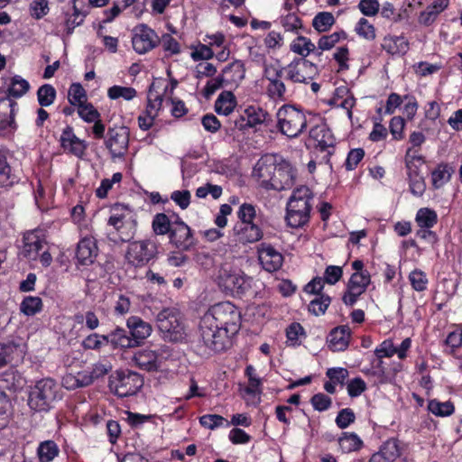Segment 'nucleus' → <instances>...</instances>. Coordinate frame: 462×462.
Listing matches in <instances>:
<instances>
[{
    "label": "nucleus",
    "instance_id": "nucleus-63",
    "mask_svg": "<svg viewBox=\"0 0 462 462\" xmlns=\"http://www.w3.org/2000/svg\"><path fill=\"white\" fill-rule=\"evenodd\" d=\"M355 31L360 37L369 41L374 40L376 36L374 26L364 17L359 19L356 25Z\"/></svg>",
    "mask_w": 462,
    "mask_h": 462
},
{
    "label": "nucleus",
    "instance_id": "nucleus-60",
    "mask_svg": "<svg viewBox=\"0 0 462 462\" xmlns=\"http://www.w3.org/2000/svg\"><path fill=\"white\" fill-rule=\"evenodd\" d=\"M78 115L86 123H92L101 117L98 110L89 102L78 107Z\"/></svg>",
    "mask_w": 462,
    "mask_h": 462
},
{
    "label": "nucleus",
    "instance_id": "nucleus-4",
    "mask_svg": "<svg viewBox=\"0 0 462 462\" xmlns=\"http://www.w3.org/2000/svg\"><path fill=\"white\" fill-rule=\"evenodd\" d=\"M62 399V390L52 378H42L31 387L28 404L35 411H49Z\"/></svg>",
    "mask_w": 462,
    "mask_h": 462
},
{
    "label": "nucleus",
    "instance_id": "nucleus-50",
    "mask_svg": "<svg viewBox=\"0 0 462 462\" xmlns=\"http://www.w3.org/2000/svg\"><path fill=\"white\" fill-rule=\"evenodd\" d=\"M336 19L329 12H319L312 19V26L318 32H325L334 25Z\"/></svg>",
    "mask_w": 462,
    "mask_h": 462
},
{
    "label": "nucleus",
    "instance_id": "nucleus-37",
    "mask_svg": "<svg viewBox=\"0 0 462 462\" xmlns=\"http://www.w3.org/2000/svg\"><path fill=\"white\" fill-rule=\"evenodd\" d=\"M30 89V83L19 75H14L10 78L7 88L5 91L9 98H20L24 96Z\"/></svg>",
    "mask_w": 462,
    "mask_h": 462
},
{
    "label": "nucleus",
    "instance_id": "nucleus-2",
    "mask_svg": "<svg viewBox=\"0 0 462 462\" xmlns=\"http://www.w3.org/2000/svg\"><path fill=\"white\" fill-rule=\"evenodd\" d=\"M314 194L312 190L301 185L293 189L286 208V222L292 228H300L310 222Z\"/></svg>",
    "mask_w": 462,
    "mask_h": 462
},
{
    "label": "nucleus",
    "instance_id": "nucleus-27",
    "mask_svg": "<svg viewBox=\"0 0 462 462\" xmlns=\"http://www.w3.org/2000/svg\"><path fill=\"white\" fill-rule=\"evenodd\" d=\"M221 75L226 86H238L245 76L244 62L240 60H234L223 69Z\"/></svg>",
    "mask_w": 462,
    "mask_h": 462
},
{
    "label": "nucleus",
    "instance_id": "nucleus-61",
    "mask_svg": "<svg viewBox=\"0 0 462 462\" xmlns=\"http://www.w3.org/2000/svg\"><path fill=\"white\" fill-rule=\"evenodd\" d=\"M123 175L121 172L113 174L112 179H104L101 180L100 186L96 189V196L98 199H105L107 197L108 191L112 189L115 183H119L122 180Z\"/></svg>",
    "mask_w": 462,
    "mask_h": 462
},
{
    "label": "nucleus",
    "instance_id": "nucleus-53",
    "mask_svg": "<svg viewBox=\"0 0 462 462\" xmlns=\"http://www.w3.org/2000/svg\"><path fill=\"white\" fill-rule=\"evenodd\" d=\"M136 96L137 91L135 88L132 87H123L115 85L110 87L107 90V97L112 100H116L122 97L125 100L130 101L134 99Z\"/></svg>",
    "mask_w": 462,
    "mask_h": 462
},
{
    "label": "nucleus",
    "instance_id": "nucleus-33",
    "mask_svg": "<svg viewBox=\"0 0 462 462\" xmlns=\"http://www.w3.org/2000/svg\"><path fill=\"white\" fill-rule=\"evenodd\" d=\"M107 345L110 344L114 349L116 348H134V346L130 337L129 332L122 328H116L109 334L106 335Z\"/></svg>",
    "mask_w": 462,
    "mask_h": 462
},
{
    "label": "nucleus",
    "instance_id": "nucleus-47",
    "mask_svg": "<svg viewBox=\"0 0 462 462\" xmlns=\"http://www.w3.org/2000/svg\"><path fill=\"white\" fill-rule=\"evenodd\" d=\"M42 308V300L38 296H26L20 304V311L28 317L41 312Z\"/></svg>",
    "mask_w": 462,
    "mask_h": 462
},
{
    "label": "nucleus",
    "instance_id": "nucleus-13",
    "mask_svg": "<svg viewBox=\"0 0 462 462\" xmlns=\"http://www.w3.org/2000/svg\"><path fill=\"white\" fill-rule=\"evenodd\" d=\"M129 128L124 125L109 127L105 140V146L112 159L123 158L129 148Z\"/></svg>",
    "mask_w": 462,
    "mask_h": 462
},
{
    "label": "nucleus",
    "instance_id": "nucleus-1",
    "mask_svg": "<svg viewBox=\"0 0 462 462\" xmlns=\"http://www.w3.org/2000/svg\"><path fill=\"white\" fill-rule=\"evenodd\" d=\"M241 312L230 301L209 307L199 321V337L194 345L195 353L204 358L226 351L230 339L241 328Z\"/></svg>",
    "mask_w": 462,
    "mask_h": 462
},
{
    "label": "nucleus",
    "instance_id": "nucleus-54",
    "mask_svg": "<svg viewBox=\"0 0 462 462\" xmlns=\"http://www.w3.org/2000/svg\"><path fill=\"white\" fill-rule=\"evenodd\" d=\"M406 119L401 116H393L389 122V132L392 134V140L402 141L405 137L404 130Z\"/></svg>",
    "mask_w": 462,
    "mask_h": 462
},
{
    "label": "nucleus",
    "instance_id": "nucleus-25",
    "mask_svg": "<svg viewBox=\"0 0 462 462\" xmlns=\"http://www.w3.org/2000/svg\"><path fill=\"white\" fill-rule=\"evenodd\" d=\"M97 251L96 239L93 236H85L78 243L76 258L79 264L89 265L94 263Z\"/></svg>",
    "mask_w": 462,
    "mask_h": 462
},
{
    "label": "nucleus",
    "instance_id": "nucleus-12",
    "mask_svg": "<svg viewBox=\"0 0 462 462\" xmlns=\"http://www.w3.org/2000/svg\"><path fill=\"white\" fill-rule=\"evenodd\" d=\"M157 245L150 239L134 241L129 244L125 259L134 267H143L157 255Z\"/></svg>",
    "mask_w": 462,
    "mask_h": 462
},
{
    "label": "nucleus",
    "instance_id": "nucleus-56",
    "mask_svg": "<svg viewBox=\"0 0 462 462\" xmlns=\"http://www.w3.org/2000/svg\"><path fill=\"white\" fill-rule=\"evenodd\" d=\"M365 291V289L346 283L341 300L346 307H353Z\"/></svg>",
    "mask_w": 462,
    "mask_h": 462
},
{
    "label": "nucleus",
    "instance_id": "nucleus-32",
    "mask_svg": "<svg viewBox=\"0 0 462 462\" xmlns=\"http://www.w3.org/2000/svg\"><path fill=\"white\" fill-rule=\"evenodd\" d=\"M23 378L14 369H8L0 374V392H16L23 387Z\"/></svg>",
    "mask_w": 462,
    "mask_h": 462
},
{
    "label": "nucleus",
    "instance_id": "nucleus-42",
    "mask_svg": "<svg viewBox=\"0 0 462 462\" xmlns=\"http://www.w3.org/2000/svg\"><path fill=\"white\" fill-rule=\"evenodd\" d=\"M245 375L248 379V385L245 392L248 395L261 394L263 392V380L257 376L256 370L252 365H247L245 369Z\"/></svg>",
    "mask_w": 462,
    "mask_h": 462
},
{
    "label": "nucleus",
    "instance_id": "nucleus-30",
    "mask_svg": "<svg viewBox=\"0 0 462 462\" xmlns=\"http://www.w3.org/2000/svg\"><path fill=\"white\" fill-rule=\"evenodd\" d=\"M454 171V168L448 162L439 163L431 171V185L433 189H440L448 183Z\"/></svg>",
    "mask_w": 462,
    "mask_h": 462
},
{
    "label": "nucleus",
    "instance_id": "nucleus-8",
    "mask_svg": "<svg viewBox=\"0 0 462 462\" xmlns=\"http://www.w3.org/2000/svg\"><path fill=\"white\" fill-rule=\"evenodd\" d=\"M143 385V377L136 372L119 370L109 378V387L120 397L135 394Z\"/></svg>",
    "mask_w": 462,
    "mask_h": 462
},
{
    "label": "nucleus",
    "instance_id": "nucleus-36",
    "mask_svg": "<svg viewBox=\"0 0 462 462\" xmlns=\"http://www.w3.org/2000/svg\"><path fill=\"white\" fill-rule=\"evenodd\" d=\"M60 452L58 444L51 439L41 441L36 450L39 462H52Z\"/></svg>",
    "mask_w": 462,
    "mask_h": 462
},
{
    "label": "nucleus",
    "instance_id": "nucleus-11",
    "mask_svg": "<svg viewBox=\"0 0 462 462\" xmlns=\"http://www.w3.org/2000/svg\"><path fill=\"white\" fill-rule=\"evenodd\" d=\"M285 79L291 83L309 84L319 74L318 66L303 58H295L285 66Z\"/></svg>",
    "mask_w": 462,
    "mask_h": 462
},
{
    "label": "nucleus",
    "instance_id": "nucleus-41",
    "mask_svg": "<svg viewBox=\"0 0 462 462\" xmlns=\"http://www.w3.org/2000/svg\"><path fill=\"white\" fill-rule=\"evenodd\" d=\"M290 50L300 56V58L306 59L311 51H315V44L310 38L298 34L290 44Z\"/></svg>",
    "mask_w": 462,
    "mask_h": 462
},
{
    "label": "nucleus",
    "instance_id": "nucleus-46",
    "mask_svg": "<svg viewBox=\"0 0 462 462\" xmlns=\"http://www.w3.org/2000/svg\"><path fill=\"white\" fill-rule=\"evenodd\" d=\"M280 23L285 32H291L295 34H300V31L309 32L304 30L301 18L296 13H288L286 15L280 17Z\"/></svg>",
    "mask_w": 462,
    "mask_h": 462
},
{
    "label": "nucleus",
    "instance_id": "nucleus-22",
    "mask_svg": "<svg viewBox=\"0 0 462 462\" xmlns=\"http://www.w3.org/2000/svg\"><path fill=\"white\" fill-rule=\"evenodd\" d=\"M232 230L236 241L243 245L258 242L263 236L261 223L235 224Z\"/></svg>",
    "mask_w": 462,
    "mask_h": 462
},
{
    "label": "nucleus",
    "instance_id": "nucleus-21",
    "mask_svg": "<svg viewBox=\"0 0 462 462\" xmlns=\"http://www.w3.org/2000/svg\"><path fill=\"white\" fill-rule=\"evenodd\" d=\"M126 327L134 347L144 343L152 332V325L138 316H131L126 320Z\"/></svg>",
    "mask_w": 462,
    "mask_h": 462
},
{
    "label": "nucleus",
    "instance_id": "nucleus-17",
    "mask_svg": "<svg viewBox=\"0 0 462 462\" xmlns=\"http://www.w3.org/2000/svg\"><path fill=\"white\" fill-rule=\"evenodd\" d=\"M277 171V160L274 156H262L254 167L253 175L257 179L260 186L265 189H272L275 171Z\"/></svg>",
    "mask_w": 462,
    "mask_h": 462
},
{
    "label": "nucleus",
    "instance_id": "nucleus-7",
    "mask_svg": "<svg viewBox=\"0 0 462 462\" xmlns=\"http://www.w3.org/2000/svg\"><path fill=\"white\" fill-rule=\"evenodd\" d=\"M408 445L398 438H389L383 441L378 450L372 454L368 462H413L405 455Z\"/></svg>",
    "mask_w": 462,
    "mask_h": 462
},
{
    "label": "nucleus",
    "instance_id": "nucleus-35",
    "mask_svg": "<svg viewBox=\"0 0 462 462\" xmlns=\"http://www.w3.org/2000/svg\"><path fill=\"white\" fill-rule=\"evenodd\" d=\"M426 158L421 153H414L410 151L405 152L404 163L407 171V177L419 176L421 174V167L425 164Z\"/></svg>",
    "mask_w": 462,
    "mask_h": 462
},
{
    "label": "nucleus",
    "instance_id": "nucleus-45",
    "mask_svg": "<svg viewBox=\"0 0 462 462\" xmlns=\"http://www.w3.org/2000/svg\"><path fill=\"white\" fill-rule=\"evenodd\" d=\"M287 88L282 78L273 79L268 81L266 86V94L273 101H285Z\"/></svg>",
    "mask_w": 462,
    "mask_h": 462
},
{
    "label": "nucleus",
    "instance_id": "nucleus-58",
    "mask_svg": "<svg viewBox=\"0 0 462 462\" xmlns=\"http://www.w3.org/2000/svg\"><path fill=\"white\" fill-rule=\"evenodd\" d=\"M88 13L89 6L87 0H73V27L80 25Z\"/></svg>",
    "mask_w": 462,
    "mask_h": 462
},
{
    "label": "nucleus",
    "instance_id": "nucleus-19",
    "mask_svg": "<svg viewBox=\"0 0 462 462\" xmlns=\"http://www.w3.org/2000/svg\"><path fill=\"white\" fill-rule=\"evenodd\" d=\"M297 169L284 159L277 162V171H275L273 183L271 188L273 190H284L293 187L297 179Z\"/></svg>",
    "mask_w": 462,
    "mask_h": 462
},
{
    "label": "nucleus",
    "instance_id": "nucleus-57",
    "mask_svg": "<svg viewBox=\"0 0 462 462\" xmlns=\"http://www.w3.org/2000/svg\"><path fill=\"white\" fill-rule=\"evenodd\" d=\"M199 424L208 430H214L226 425L229 426V422L218 414H205L199 417Z\"/></svg>",
    "mask_w": 462,
    "mask_h": 462
},
{
    "label": "nucleus",
    "instance_id": "nucleus-59",
    "mask_svg": "<svg viewBox=\"0 0 462 462\" xmlns=\"http://www.w3.org/2000/svg\"><path fill=\"white\" fill-rule=\"evenodd\" d=\"M19 345L14 342L0 343V368L11 363Z\"/></svg>",
    "mask_w": 462,
    "mask_h": 462
},
{
    "label": "nucleus",
    "instance_id": "nucleus-24",
    "mask_svg": "<svg viewBox=\"0 0 462 462\" xmlns=\"http://www.w3.org/2000/svg\"><path fill=\"white\" fill-rule=\"evenodd\" d=\"M18 104L16 101L9 98V97H0V130L12 128L15 130L17 125L15 123L16 111Z\"/></svg>",
    "mask_w": 462,
    "mask_h": 462
},
{
    "label": "nucleus",
    "instance_id": "nucleus-14",
    "mask_svg": "<svg viewBox=\"0 0 462 462\" xmlns=\"http://www.w3.org/2000/svg\"><path fill=\"white\" fill-rule=\"evenodd\" d=\"M172 217L175 221L168 236L170 244L180 251H189L196 245L194 233L178 213L172 212Z\"/></svg>",
    "mask_w": 462,
    "mask_h": 462
},
{
    "label": "nucleus",
    "instance_id": "nucleus-23",
    "mask_svg": "<svg viewBox=\"0 0 462 462\" xmlns=\"http://www.w3.org/2000/svg\"><path fill=\"white\" fill-rule=\"evenodd\" d=\"M133 360L137 367L146 372H157L162 365L161 354L150 348L137 351Z\"/></svg>",
    "mask_w": 462,
    "mask_h": 462
},
{
    "label": "nucleus",
    "instance_id": "nucleus-20",
    "mask_svg": "<svg viewBox=\"0 0 462 462\" xmlns=\"http://www.w3.org/2000/svg\"><path fill=\"white\" fill-rule=\"evenodd\" d=\"M258 260L262 267L273 273L281 269L283 263V255L277 251L271 244L262 243L257 247Z\"/></svg>",
    "mask_w": 462,
    "mask_h": 462
},
{
    "label": "nucleus",
    "instance_id": "nucleus-40",
    "mask_svg": "<svg viewBox=\"0 0 462 462\" xmlns=\"http://www.w3.org/2000/svg\"><path fill=\"white\" fill-rule=\"evenodd\" d=\"M439 220L437 212L430 208H420L415 216V222L420 228H432Z\"/></svg>",
    "mask_w": 462,
    "mask_h": 462
},
{
    "label": "nucleus",
    "instance_id": "nucleus-10",
    "mask_svg": "<svg viewBox=\"0 0 462 462\" xmlns=\"http://www.w3.org/2000/svg\"><path fill=\"white\" fill-rule=\"evenodd\" d=\"M310 138L316 142L315 150L321 153L319 163L329 164L335 152V137L326 124L317 125L310 128Z\"/></svg>",
    "mask_w": 462,
    "mask_h": 462
},
{
    "label": "nucleus",
    "instance_id": "nucleus-15",
    "mask_svg": "<svg viewBox=\"0 0 462 462\" xmlns=\"http://www.w3.org/2000/svg\"><path fill=\"white\" fill-rule=\"evenodd\" d=\"M160 38L156 32L147 24L142 23L134 29L132 37L133 49L138 54H145L157 47Z\"/></svg>",
    "mask_w": 462,
    "mask_h": 462
},
{
    "label": "nucleus",
    "instance_id": "nucleus-3",
    "mask_svg": "<svg viewBox=\"0 0 462 462\" xmlns=\"http://www.w3.org/2000/svg\"><path fill=\"white\" fill-rule=\"evenodd\" d=\"M107 226L111 227L107 237L116 244L130 242L135 236L137 221L123 204L111 207Z\"/></svg>",
    "mask_w": 462,
    "mask_h": 462
},
{
    "label": "nucleus",
    "instance_id": "nucleus-62",
    "mask_svg": "<svg viewBox=\"0 0 462 462\" xmlns=\"http://www.w3.org/2000/svg\"><path fill=\"white\" fill-rule=\"evenodd\" d=\"M104 337L106 335L92 333L83 339L81 346L85 350H99L103 346L107 345Z\"/></svg>",
    "mask_w": 462,
    "mask_h": 462
},
{
    "label": "nucleus",
    "instance_id": "nucleus-51",
    "mask_svg": "<svg viewBox=\"0 0 462 462\" xmlns=\"http://www.w3.org/2000/svg\"><path fill=\"white\" fill-rule=\"evenodd\" d=\"M428 410L436 416L446 417L454 413L455 406L450 401L441 402L433 399L429 401Z\"/></svg>",
    "mask_w": 462,
    "mask_h": 462
},
{
    "label": "nucleus",
    "instance_id": "nucleus-9",
    "mask_svg": "<svg viewBox=\"0 0 462 462\" xmlns=\"http://www.w3.org/2000/svg\"><path fill=\"white\" fill-rule=\"evenodd\" d=\"M157 326L163 337L171 342H181L185 338V329L179 314L164 309L157 315Z\"/></svg>",
    "mask_w": 462,
    "mask_h": 462
},
{
    "label": "nucleus",
    "instance_id": "nucleus-28",
    "mask_svg": "<svg viewBox=\"0 0 462 462\" xmlns=\"http://www.w3.org/2000/svg\"><path fill=\"white\" fill-rule=\"evenodd\" d=\"M382 49L390 55H405L409 51V42L403 36L386 35L381 44Z\"/></svg>",
    "mask_w": 462,
    "mask_h": 462
},
{
    "label": "nucleus",
    "instance_id": "nucleus-44",
    "mask_svg": "<svg viewBox=\"0 0 462 462\" xmlns=\"http://www.w3.org/2000/svg\"><path fill=\"white\" fill-rule=\"evenodd\" d=\"M306 337L305 329L299 322H292L286 328V343L289 346H300Z\"/></svg>",
    "mask_w": 462,
    "mask_h": 462
},
{
    "label": "nucleus",
    "instance_id": "nucleus-48",
    "mask_svg": "<svg viewBox=\"0 0 462 462\" xmlns=\"http://www.w3.org/2000/svg\"><path fill=\"white\" fill-rule=\"evenodd\" d=\"M36 96L39 105L42 107H47L55 102L57 91L52 85L46 83L37 89Z\"/></svg>",
    "mask_w": 462,
    "mask_h": 462
},
{
    "label": "nucleus",
    "instance_id": "nucleus-39",
    "mask_svg": "<svg viewBox=\"0 0 462 462\" xmlns=\"http://www.w3.org/2000/svg\"><path fill=\"white\" fill-rule=\"evenodd\" d=\"M237 222L236 224L261 223V217L256 212V207L251 203H243L240 205L237 212Z\"/></svg>",
    "mask_w": 462,
    "mask_h": 462
},
{
    "label": "nucleus",
    "instance_id": "nucleus-34",
    "mask_svg": "<svg viewBox=\"0 0 462 462\" xmlns=\"http://www.w3.org/2000/svg\"><path fill=\"white\" fill-rule=\"evenodd\" d=\"M237 105L236 96L231 91H222L215 101V111L218 115L229 116Z\"/></svg>",
    "mask_w": 462,
    "mask_h": 462
},
{
    "label": "nucleus",
    "instance_id": "nucleus-43",
    "mask_svg": "<svg viewBox=\"0 0 462 462\" xmlns=\"http://www.w3.org/2000/svg\"><path fill=\"white\" fill-rule=\"evenodd\" d=\"M20 179L11 173V167L5 154L0 152V188H12Z\"/></svg>",
    "mask_w": 462,
    "mask_h": 462
},
{
    "label": "nucleus",
    "instance_id": "nucleus-5",
    "mask_svg": "<svg viewBox=\"0 0 462 462\" xmlns=\"http://www.w3.org/2000/svg\"><path fill=\"white\" fill-rule=\"evenodd\" d=\"M279 132L290 139L297 138L307 129L305 112L295 105L284 104L276 113Z\"/></svg>",
    "mask_w": 462,
    "mask_h": 462
},
{
    "label": "nucleus",
    "instance_id": "nucleus-64",
    "mask_svg": "<svg viewBox=\"0 0 462 462\" xmlns=\"http://www.w3.org/2000/svg\"><path fill=\"white\" fill-rule=\"evenodd\" d=\"M356 420V414L351 408H344L340 410L336 417L335 422L341 429H346Z\"/></svg>",
    "mask_w": 462,
    "mask_h": 462
},
{
    "label": "nucleus",
    "instance_id": "nucleus-31",
    "mask_svg": "<svg viewBox=\"0 0 462 462\" xmlns=\"http://www.w3.org/2000/svg\"><path fill=\"white\" fill-rule=\"evenodd\" d=\"M173 211L167 210L164 213H156L152 221V229L156 236H169L173 226L175 217H172Z\"/></svg>",
    "mask_w": 462,
    "mask_h": 462
},
{
    "label": "nucleus",
    "instance_id": "nucleus-6",
    "mask_svg": "<svg viewBox=\"0 0 462 462\" xmlns=\"http://www.w3.org/2000/svg\"><path fill=\"white\" fill-rule=\"evenodd\" d=\"M217 284L226 294L239 298L246 294L251 288L249 277L224 267L219 270Z\"/></svg>",
    "mask_w": 462,
    "mask_h": 462
},
{
    "label": "nucleus",
    "instance_id": "nucleus-26",
    "mask_svg": "<svg viewBox=\"0 0 462 462\" xmlns=\"http://www.w3.org/2000/svg\"><path fill=\"white\" fill-rule=\"evenodd\" d=\"M351 330L348 326L334 328L328 335V347L334 352L344 351L349 346Z\"/></svg>",
    "mask_w": 462,
    "mask_h": 462
},
{
    "label": "nucleus",
    "instance_id": "nucleus-16",
    "mask_svg": "<svg viewBox=\"0 0 462 462\" xmlns=\"http://www.w3.org/2000/svg\"><path fill=\"white\" fill-rule=\"evenodd\" d=\"M59 142L64 153L75 156L78 159H83L86 155L88 144L85 140L76 135L71 125H68L62 130Z\"/></svg>",
    "mask_w": 462,
    "mask_h": 462
},
{
    "label": "nucleus",
    "instance_id": "nucleus-38",
    "mask_svg": "<svg viewBox=\"0 0 462 462\" xmlns=\"http://www.w3.org/2000/svg\"><path fill=\"white\" fill-rule=\"evenodd\" d=\"M339 448L343 453H350L360 450L364 446V441L355 432H342L338 438Z\"/></svg>",
    "mask_w": 462,
    "mask_h": 462
},
{
    "label": "nucleus",
    "instance_id": "nucleus-52",
    "mask_svg": "<svg viewBox=\"0 0 462 462\" xmlns=\"http://www.w3.org/2000/svg\"><path fill=\"white\" fill-rule=\"evenodd\" d=\"M68 100L71 106L84 105L88 102L87 92L80 83H72L69 88Z\"/></svg>",
    "mask_w": 462,
    "mask_h": 462
},
{
    "label": "nucleus",
    "instance_id": "nucleus-18",
    "mask_svg": "<svg viewBox=\"0 0 462 462\" xmlns=\"http://www.w3.org/2000/svg\"><path fill=\"white\" fill-rule=\"evenodd\" d=\"M46 243V235L43 229L36 228L26 231L23 236L22 254L23 257L36 260Z\"/></svg>",
    "mask_w": 462,
    "mask_h": 462
},
{
    "label": "nucleus",
    "instance_id": "nucleus-49",
    "mask_svg": "<svg viewBox=\"0 0 462 462\" xmlns=\"http://www.w3.org/2000/svg\"><path fill=\"white\" fill-rule=\"evenodd\" d=\"M408 280L415 291L423 292L428 289L429 278L421 269L415 268L412 270L408 275Z\"/></svg>",
    "mask_w": 462,
    "mask_h": 462
},
{
    "label": "nucleus",
    "instance_id": "nucleus-55",
    "mask_svg": "<svg viewBox=\"0 0 462 462\" xmlns=\"http://www.w3.org/2000/svg\"><path fill=\"white\" fill-rule=\"evenodd\" d=\"M331 303V297L328 294L316 296L309 304V311L315 316L324 315Z\"/></svg>",
    "mask_w": 462,
    "mask_h": 462
},
{
    "label": "nucleus",
    "instance_id": "nucleus-29",
    "mask_svg": "<svg viewBox=\"0 0 462 462\" xmlns=\"http://www.w3.org/2000/svg\"><path fill=\"white\" fill-rule=\"evenodd\" d=\"M245 116L250 129L256 128L260 125H269L273 119L270 114L263 108L257 106H249L245 109Z\"/></svg>",
    "mask_w": 462,
    "mask_h": 462
}]
</instances>
